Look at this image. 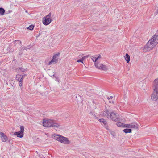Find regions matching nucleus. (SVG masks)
Here are the masks:
<instances>
[{
	"label": "nucleus",
	"mask_w": 158,
	"mask_h": 158,
	"mask_svg": "<svg viewBox=\"0 0 158 158\" xmlns=\"http://www.w3.org/2000/svg\"><path fill=\"white\" fill-rule=\"evenodd\" d=\"M158 43V40H149L144 47L143 50L146 52L152 49Z\"/></svg>",
	"instance_id": "nucleus-1"
},
{
	"label": "nucleus",
	"mask_w": 158,
	"mask_h": 158,
	"mask_svg": "<svg viewBox=\"0 0 158 158\" xmlns=\"http://www.w3.org/2000/svg\"><path fill=\"white\" fill-rule=\"evenodd\" d=\"M52 138L61 143L66 144H69L70 142L67 138L59 135L54 134L52 136Z\"/></svg>",
	"instance_id": "nucleus-2"
},
{
	"label": "nucleus",
	"mask_w": 158,
	"mask_h": 158,
	"mask_svg": "<svg viewBox=\"0 0 158 158\" xmlns=\"http://www.w3.org/2000/svg\"><path fill=\"white\" fill-rule=\"evenodd\" d=\"M43 124L44 126L48 127H52L57 128L60 126L59 124L56 123L54 121L51 119L44 121L43 122Z\"/></svg>",
	"instance_id": "nucleus-3"
},
{
	"label": "nucleus",
	"mask_w": 158,
	"mask_h": 158,
	"mask_svg": "<svg viewBox=\"0 0 158 158\" xmlns=\"http://www.w3.org/2000/svg\"><path fill=\"white\" fill-rule=\"evenodd\" d=\"M51 13L50 12L48 14L43 18L42 23L44 25H48L52 22V20L51 18Z\"/></svg>",
	"instance_id": "nucleus-4"
},
{
	"label": "nucleus",
	"mask_w": 158,
	"mask_h": 158,
	"mask_svg": "<svg viewBox=\"0 0 158 158\" xmlns=\"http://www.w3.org/2000/svg\"><path fill=\"white\" fill-rule=\"evenodd\" d=\"M24 127L23 126L20 127V131H19L16 132L14 133V135H16L18 137L22 138L23 136Z\"/></svg>",
	"instance_id": "nucleus-5"
},
{
	"label": "nucleus",
	"mask_w": 158,
	"mask_h": 158,
	"mask_svg": "<svg viewBox=\"0 0 158 158\" xmlns=\"http://www.w3.org/2000/svg\"><path fill=\"white\" fill-rule=\"evenodd\" d=\"M60 53H57L54 55L53 56L52 60L48 63V65H49L52 63L53 64H56L58 61L57 57L59 56Z\"/></svg>",
	"instance_id": "nucleus-6"
},
{
	"label": "nucleus",
	"mask_w": 158,
	"mask_h": 158,
	"mask_svg": "<svg viewBox=\"0 0 158 158\" xmlns=\"http://www.w3.org/2000/svg\"><path fill=\"white\" fill-rule=\"evenodd\" d=\"M110 117L112 120L116 121L118 120L119 115L118 114L112 112L110 113Z\"/></svg>",
	"instance_id": "nucleus-7"
},
{
	"label": "nucleus",
	"mask_w": 158,
	"mask_h": 158,
	"mask_svg": "<svg viewBox=\"0 0 158 158\" xmlns=\"http://www.w3.org/2000/svg\"><path fill=\"white\" fill-rule=\"evenodd\" d=\"M153 89L154 91L158 92V79H155L153 82Z\"/></svg>",
	"instance_id": "nucleus-8"
},
{
	"label": "nucleus",
	"mask_w": 158,
	"mask_h": 158,
	"mask_svg": "<svg viewBox=\"0 0 158 158\" xmlns=\"http://www.w3.org/2000/svg\"><path fill=\"white\" fill-rule=\"evenodd\" d=\"M94 64L95 67L99 69H102L104 71L107 69V68L106 66L102 64H98L96 62Z\"/></svg>",
	"instance_id": "nucleus-9"
},
{
	"label": "nucleus",
	"mask_w": 158,
	"mask_h": 158,
	"mask_svg": "<svg viewBox=\"0 0 158 158\" xmlns=\"http://www.w3.org/2000/svg\"><path fill=\"white\" fill-rule=\"evenodd\" d=\"M151 97L152 100L156 101L158 99V92L153 90V92L151 95Z\"/></svg>",
	"instance_id": "nucleus-10"
},
{
	"label": "nucleus",
	"mask_w": 158,
	"mask_h": 158,
	"mask_svg": "<svg viewBox=\"0 0 158 158\" xmlns=\"http://www.w3.org/2000/svg\"><path fill=\"white\" fill-rule=\"evenodd\" d=\"M0 135L1 136V140L2 142H6L8 139L7 136L4 134L2 132H0Z\"/></svg>",
	"instance_id": "nucleus-11"
},
{
	"label": "nucleus",
	"mask_w": 158,
	"mask_h": 158,
	"mask_svg": "<svg viewBox=\"0 0 158 158\" xmlns=\"http://www.w3.org/2000/svg\"><path fill=\"white\" fill-rule=\"evenodd\" d=\"M100 122L102 123H103L104 125L105 128L107 130H108V126L107 125V122L103 118L100 119L98 120Z\"/></svg>",
	"instance_id": "nucleus-12"
},
{
	"label": "nucleus",
	"mask_w": 158,
	"mask_h": 158,
	"mask_svg": "<svg viewBox=\"0 0 158 158\" xmlns=\"http://www.w3.org/2000/svg\"><path fill=\"white\" fill-rule=\"evenodd\" d=\"M35 45L34 43H31L30 45H28L27 46H24L23 47V50H27L28 49H29L31 48L33 46Z\"/></svg>",
	"instance_id": "nucleus-13"
},
{
	"label": "nucleus",
	"mask_w": 158,
	"mask_h": 158,
	"mask_svg": "<svg viewBox=\"0 0 158 158\" xmlns=\"http://www.w3.org/2000/svg\"><path fill=\"white\" fill-rule=\"evenodd\" d=\"M92 56V57L91 58V59L93 61V62H94V63H96V62H97V60H98L99 58H101L100 55H99L98 56Z\"/></svg>",
	"instance_id": "nucleus-14"
},
{
	"label": "nucleus",
	"mask_w": 158,
	"mask_h": 158,
	"mask_svg": "<svg viewBox=\"0 0 158 158\" xmlns=\"http://www.w3.org/2000/svg\"><path fill=\"white\" fill-rule=\"evenodd\" d=\"M130 128L137 129L138 128V125L135 123H131Z\"/></svg>",
	"instance_id": "nucleus-15"
},
{
	"label": "nucleus",
	"mask_w": 158,
	"mask_h": 158,
	"mask_svg": "<svg viewBox=\"0 0 158 158\" xmlns=\"http://www.w3.org/2000/svg\"><path fill=\"white\" fill-rule=\"evenodd\" d=\"M125 58L126 59V60L127 63H128L130 61V56L129 55L127 54L126 53V54L125 56Z\"/></svg>",
	"instance_id": "nucleus-16"
},
{
	"label": "nucleus",
	"mask_w": 158,
	"mask_h": 158,
	"mask_svg": "<svg viewBox=\"0 0 158 158\" xmlns=\"http://www.w3.org/2000/svg\"><path fill=\"white\" fill-rule=\"evenodd\" d=\"M150 40H158V34L156 33Z\"/></svg>",
	"instance_id": "nucleus-17"
},
{
	"label": "nucleus",
	"mask_w": 158,
	"mask_h": 158,
	"mask_svg": "<svg viewBox=\"0 0 158 158\" xmlns=\"http://www.w3.org/2000/svg\"><path fill=\"white\" fill-rule=\"evenodd\" d=\"M123 131L125 133H131L132 131L130 129H125L123 130Z\"/></svg>",
	"instance_id": "nucleus-18"
},
{
	"label": "nucleus",
	"mask_w": 158,
	"mask_h": 158,
	"mask_svg": "<svg viewBox=\"0 0 158 158\" xmlns=\"http://www.w3.org/2000/svg\"><path fill=\"white\" fill-rule=\"evenodd\" d=\"M116 102L115 98H113V99L109 100V103L112 104H115Z\"/></svg>",
	"instance_id": "nucleus-19"
},
{
	"label": "nucleus",
	"mask_w": 158,
	"mask_h": 158,
	"mask_svg": "<svg viewBox=\"0 0 158 158\" xmlns=\"http://www.w3.org/2000/svg\"><path fill=\"white\" fill-rule=\"evenodd\" d=\"M5 12L4 9L2 7L0 8V14L1 15H4Z\"/></svg>",
	"instance_id": "nucleus-20"
},
{
	"label": "nucleus",
	"mask_w": 158,
	"mask_h": 158,
	"mask_svg": "<svg viewBox=\"0 0 158 158\" xmlns=\"http://www.w3.org/2000/svg\"><path fill=\"white\" fill-rule=\"evenodd\" d=\"M103 115L104 116L107 117V118H108L109 114L108 113V111L107 110L106 111H104L103 112Z\"/></svg>",
	"instance_id": "nucleus-21"
},
{
	"label": "nucleus",
	"mask_w": 158,
	"mask_h": 158,
	"mask_svg": "<svg viewBox=\"0 0 158 158\" xmlns=\"http://www.w3.org/2000/svg\"><path fill=\"white\" fill-rule=\"evenodd\" d=\"M116 125L117 126L119 127L121 126L124 127V124L119 122L117 123H116Z\"/></svg>",
	"instance_id": "nucleus-22"
},
{
	"label": "nucleus",
	"mask_w": 158,
	"mask_h": 158,
	"mask_svg": "<svg viewBox=\"0 0 158 158\" xmlns=\"http://www.w3.org/2000/svg\"><path fill=\"white\" fill-rule=\"evenodd\" d=\"M23 77L22 76H21V75L18 74L16 75V78L17 80L18 81H19L20 80H19L20 79H21V77Z\"/></svg>",
	"instance_id": "nucleus-23"
},
{
	"label": "nucleus",
	"mask_w": 158,
	"mask_h": 158,
	"mask_svg": "<svg viewBox=\"0 0 158 158\" xmlns=\"http://www.w3.org/2000/svg\"><path fill=\"white\" fill-rule=\"evenodd\" d=\"M34 28V26L33 25H30L29 27L27 28L31 30H32Z\"/></svg>",
	"instance_id": "nucleus-24"
},
{
	"label": "nucleus",
	"mask_w": 158,
	"mask_h": 158,
	"mask_svg": "<svg viewBox=\"0 0 158 158\" xmlns=\"http://www.w3.org/2000/svg\"><path fill=\"white\" fill-rule=\"evenodd\" d=\"M23 79V77H21L20 79V81L19 82V86H21L22 85V81Z\"/></svg>",
	"instance_id": "nucleus-25"
},
{
	"label": "nucleus",
	"mask_w": 158,
	"mask_h": 158,
	"mask_svg": "<svg viewBox=\"0 0 158 158\" xmlns=\"http://www.w3.org/2000/svg\"><path fill=\"white\" fill-rule=\"evenodd\" d=\"M131 126V123L130 124H124V127L128 128H130V127Z\"/></svg>",
	"instance_id": "nucleus-26"
},
{
	"label": "nucleus",
	"mask_w": 158,
	"mask_h": 158,
	"mask_svg": "<svg viewBox=\"0 0 158 158\" xmlns=\"http://www.w3.org/2000/svg\"><path fill=\"white\" fill-rule=\"evenodd\" d=\"M83 60L81 58L80 59H79V60H78L77 62H81V63H83Z\"/></svg>",
	"instance_id": "nucleus-27"
},
{
	"label": "nucleus",
	"mask_w": 158,
	"mask_h": 158,
	"mask_svg": "<svg viewBox=\"0 0 158 158\" xmlns=\"http://www.w3.org/2000/svg\"><path fill=\"white\" fill-rule=\"evenodd\" d=\"M113 98H115V97L114 95L113 96H110V97H109V100H110V99L112 100L113 99Z\"/></svg>",
	"instance_id": "nucleus-28"
},
{
	"label": "nucleus",
	"mask_w": 158,
	"mask_h": 158,
	"mask_svg": "<svg viewBox=\"0 0 158 158\" xmlns=\"http://www.w3.org/2000/svg\"><path fill=\"white\" fill-rule=\"evenodd\" d=\"M55 78L56 80L58 82H59L60 80L57 77L55 76Z\"/></svg>",
	"instance_id": "nucleus-29"
},
{
	"label": "nucleus",
	"mask_w": 158,
	"mask_h": 158,
	"mask_svg": "<svg viewBox=\"0 0 158 158\" xmlns=\"http://www.w3.org/2000/svg\"><path fill=\"white\" fill-rule=\"evenodd\" d=\"M89 56V55H87L86 56H84L82 58V59L84 60L86 58L88 57Z\"/></svg>",
	"instance_id": "nucleus-30"
},
{
	"label": "nucleus",
	"mask_w": 158,
	"mask_h": 158,
	"mask_svg": "<svg viewBox=\"0 0 158 158\" xmlns=\"http://www.w3.org/2000/svg\"><path fill=\"white\" fill-rule=\"evenodd\" d=\"M20 42V43H21V41H20V40H15V43H16V42Z\"/></svg>",
	"instance_id": "nucleus-31"
},
{
	"label": "nucleus",
	"mask_w": 158,
	"mask_h": 158,
	"mask_svg": "<svg viewBox=\"0 0 158 158\" xmlns=\"http://www.w3.org/2000/svg\"><path fill=\"white\" fill-rule=\"evenodd\" d=\"M111 133L112 135H113V136L115 135V133L114 132H111Z\"/></svg>",
	"instance_id": "nucleus-32"
},
{
	"label": "nucleus",
	"mask_w": 158,
	"mask_h": 158,
	"mask_svg": "<svg viewBox=\"0 0 158 158\" xmlns=\"http://www.w3.org/2000/svg\"><path fill=\"white\" fill-rule=\"evenodd\" d=\"M54 75H55V74H54L53 76H52L51 77L52 78H54V77H55V76Z\"/></svg>",
	"instance_id": "nucleus-33"
},
{
	"label": "nucleus",
	"mask_w": 158,
	"mask_h": 158,
	"mask_svg": "<svg viewBox=\"0 0 158 158\" xmlns=\"http://www.w3.org/2000/svg\"><path fill=\"white\" fill-rule=\"evenodd\" d=\"M89 92H87V94L88 95H89V96H90V94H89Z\"/></svg>",
	"instance_id": "nucleus-34"
},
{
	"label": "nucleus",
	"mask_w": 158,
	"mask_h": 158,
	"mask_svg": "<svg viewBox=\"0 0 158 158\" xmlns=\"http://www.w3.org/2000/svg\"><path fill=\"white\" fill-rule=\"evenodd\" d=\"M25 12L26 13H28V12H27V10H25Z\"/></svg>",
	"instance_id": "nucleus-35"
},
{
	"label": "nucleus",
	"mask_w": 158,
	"mask_h": 158,
	"mask_svg": "<svg viewBox=\"0 0 158 158\" xmlns=\"http://www.w3.org/2000/svg\"><path fill=\"white\" fill-rule=\"evenodd\" d=\"M107 99L108 100H109V97H107Z\"/></svg>",
	"instance_id": "nucleus-36"
}]
</instances>
